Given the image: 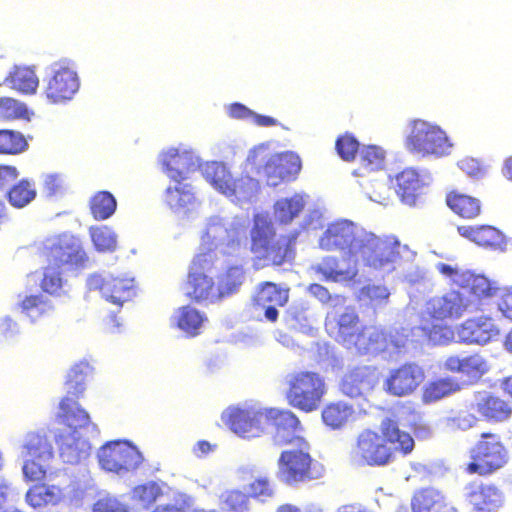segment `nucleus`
I'll return each instance as SVG.
<instances>
[{"label": "nucleus", "instance_id": "obj_24", "mask_svg": "<svg viewBox=\"0 0 512 512\" xmlns=\"http://www.w3.org/2000/svg\"><path fill=\"white\" fill-rule=\"evenodd\" d=\"M361 234L358 235L352 222L347 220L330 224L321 238V246L327 250H347L351 257L357 256Z\"/></svg>", "mask_w": 512, "mask_h": 512}, {"label": "nucleus", "instance_id": "obj_46", "mask_svg": "<svg viewBox=\"0 0 512 512\" xmlns=\"http://www.w3.org/2000/svg\"><path fill=\"white\" fill-rule=\"evenodd\" d=\"M30 111L28 110L25 103L12 98V97H1L0 98V118L4 120H29Z\"/></svg>", "mask_w": 512, "mask_h": 512}, {"label": "nucleus", "instance_id": "obj_52", "mask_svg": "<svg viewBox=\"0 0 512 512\" xmlns=\"http://www.w3.org/2000/svg\"><path fill=\"white\" fill-rule=\"evenodd\" d=\"M19 307L22 313L33 320L50 309L48 302L40 294L25 296L19 303Z\"/></svg>", "mask_w": 512, "mask_h": 512}, {"label": "nucleus", "instance_id": "obj_54", "mask_svg": "<svg viewBox=\"0 0 512 512\" xmlns=\"http://www.w3.org/2000/svg\"><path fill=\"white\" fill-rule=\"evenodd\" d=\"M398 192L402 197L413 196L419 188V178L415 171L407 169L399 173L396 177Z\"/></svg>", "mask_w": 512, "mask_h": 512}, {"label": "nucleus", "instance_id": "obj_23", "mask_svg": "<svg viewBox=\"0 0 512 512\" xmlns=\"http://www.w3.org/2000/svg\"><path fill=\"white\" fill-rule=\"evenodd\" d=\"M465 500L471 512H497L504 494L495 484L473 481L466 486Z\"/></svg>", "mask_w": 512, "mask_h": 512}, {"label": "nucleus", "instance_id": "obj_22", "mask_svg": "<svg viewBox=\"0 0 512 512\" xmlns=\"http://www.w3.org/2000/svg\"><path fill=\"white\" fill-rule=\"evenodd\" d=\"M265 418L275 429L273 441L275 445L286 446L297 443V439H305L296 435L302 430L299 417L289 409L270 408L265 411Z\"/></svg>", "mask_w": 512, "mask_h": 512}, {"label": "nucleus", "instance_id": "obj_19", "mask_svg": "<svg viewBox=\"0 0 512 512\" xmlns=\"http://www.w3.org/2000/svg\"><path fill=\"white\" fill-rule=\"evenodd\" d=\"M203 175L215 189L229 197L248 198L254 188L252 178L245 176L233 179L228 168L220 162L207 163Z\"/></svg>", "mask_w": 512, "mask_h": 512}, {"label": "nucleus", "instance_id": "obj_21", "mask_svg": "<svg viewBox=\"0 0 512 512\" xmlns=\"http://www.w3.org/2000/svg\"><path fill=\"white\" fill-rule=\"evenodd\" d=\"M458 342L465 345H484L500 335V329L490 316L467 318L456 328Z\"/></svg>", "mask_w": 512, "mask_h": 512}, {"label": "nucleus", "instance_id": "obj_41", "mask_svg": "<svg viewBox=\"0 0 512 512\" xmlns=\"http://www.w3.org/2000/svg\"><path fill=\"white\" fill-rule=\"evenodd\" d=\"M359 175L378 171L384 167L385 152L376 145L364 146L359 151Z\"/></svg>", "mask_w": 512, "mask_h": 512}, {"label": "nucleus", "instance_id": "obj_61", "mask_svg": "<svg viewBox=\"0 0 512 512\" xmlns=\"http://www.w3.org/2000/svg\"><path fill=\"white\" fill-rule=\"evenodd\" d=\"M307 291L323 304L329 303L332 299L329 290L325 286L318 283L310 284L307 288Z\"/></svg>", "mask_w": 512, "mask_h": 512}, {"label": "nucleus", "instance_id": "obj_3", "mask_svg": "<svg viewBox=\"0 0 512 512\" xmlns=\"http://www.w3.org/2000/svg\"><path fill=\"white\" fill-rule=\"evenodd\" d=\"M414 445L413 437L401 430L395 419L386 417L381 421L380 433L364 429L357 435L351 458L361 465L381 467L391 463L396 453L410 454Z\"/></svg>", "mask_w": 512, "mask_h": 512}, {"label": "nucleus", "instance_id": "obj_53", "mask_svg": "<svg viewBox=\"0 0 512 512\" xmlns=\"http://www.w3.org/2000/svg\"><path fill=\"white\" fill-rule=\"evenodd\" d=\"M335 149L344 161H353L359 151V142L351 133L340 135L335 142Z\"/></svg>", "mask_w": 512, "mask_h": 512}, {"label": "nucleus", "instance_id": "obj_34", "mask_svg": "<svg viewBox=\"0 0 512 512\" xmlns=\"http://www.w3.org/2000/svg\"><path fill=\"white\" fill-rule=\"evenodd\" d=\"M10 87L22 94H35L39 86V79L34 69L26 66H15L5 78Z\"/></svg>", "mask_w": 512, "mask_h": 512}, {"label": "nucleus", "instance_id": "obj_48", "mask_svg": "<svg viewBox=\"0 0 512 512\" xmlns=\"http://www.w3.org/2000/svg\"><path fill=\"white\" fill-rule=\"evenodd\" d=\"M161 487L153 481L137 485L132 490V498L143 507L148 508L162 496Z\"/></svg>", "mask_w": 512, "mask_h": 512}, {"label": "nucleus", "instance_id": "obj_25", "mask_svg": "<svg viewBox=\"0 0 512 512\" xmlns=\"http://www.w3.org/2000/svg\"><path fill=\"white\" fill-rule=\"evenodd\" d=\"M79 89V78L74 69L68 64L60 65L45 88L46 97L52 103H61L72 99Z\"/></svg>", "mask_w": 512, "mask_h": 512}, {"label": "nucleus", "instance_id": "obj_31", "mask_svg": "<svg viewBox=\"0 0 512 512\" xmlns=\"http://www.w3.org/2000/svg\"><path fill=\"white\" fill-rule=\"evenodd\" d=\"M445 202L456 215L466 220L476 219L482 212L479 199L457 190L449 191L446 194Z\"/></svg>", "mask_w": 512, "mask_h": 512}, {"label": "nucleus", "instance_id": "obj_26", "mask_svg": "<svg viewBox=\"0 0 512 512\" xmlns=\"http://www.w3.org/2000/svg\"><path fill=\"white\" fill-rule=\"evenodd\" d=\"M457 232L461 237L485 249L505 251L508 245L505 234L492 225H459Z\"/></svg>", "mask_w": 512, "mask_h": 512}, {"label": "nucleus", "instance_id": "obj_30", "mask_svg": "<svg viewBox=\"0 0 512 512\" xmlns=\"http://www.w3.org/2000/svg\"><path fill=\"white\" fill-rule=\"evenodd\" d=\"M261 414L249 409L229 408L222 414L223 422L236 434L245 436L260 428Z\"/></svg>", "mask_w": 512, "mask_h": 512}, {"label": "nucleus", "instance_id": "obj_56", "mask_svg": "<svg viewBox=\"0 0 512 512\" xmlns=\"http://www.w3.org/2000/svg\"><path fill=\"white\" fill-rule=\"evenodd\" d=\"M93 512H129V509L114 498L104 497L96 501Z\"/></svg>", "mask_w": 512, "mask_h": 512}, {"label": "nucleus", "instance_id": "obj_6", "mask_svg": "<svg viewBox=\"0 0 512 512\" xmlns=\"http://www.w3.org/2000/svg\"><path fill=\"white\" fill-rule=\"evenodd\" d=\"M246 162L258 175L263 176L269 186L293 181L302 168L300 157L294 152L274 153L267 143L253 147Z\"/></svg>", "mask_w": 512, "mask_h": 512}, {"label": "nucleus", "instance_id": "obj_9", "mask_svg": "<svg viewBox=\"0 0 512 512\" xmlns=\"http://www.w3.org/2000/svg\"><path fill=\"white\" fill-rule=\"evenodd\" d=\"M469 461L464 466L468 475L488 477L503 469L509 461L508 449L499 433L481 432L468 449Z\"/></svg>", "mask_w": 512, "mask_h": 512}, {"label": "nucleus", "instance_id": "obj_44", "mask_svg": "<svg viewBox=\"0 0 512 512\" xmlns=\"http://www.w3.org/2000/svg\"><path fill=\"white\" fill-rule=\"evenodd\" d=\"M116 200L107 191L96 193L90 201V211L94 219L105 220L112 216L116 210Z\"/></svg>", "mask_w": 512, "mask_h": 512}, {"label": "nucleus", "instance_id": "obj_14", "mask_svg": "<svg viewBox=\"0 0 512 512\" xmlns=\"http://www.w3.org/2000/svg\"><path fill=\"white\" fill-rule=\"evenodd\" d=\"M98 462L101 468L108 472L125 474L136 470L142 464L143 456L129 442L114 440L99 449Z\"/></svg>", "mask_w": 512, "mask_h": 512}, {"label": "nucleus", "instance_id": "obj_39", "mask_svg": "<svg viewBox=\"0 0 512 512\" xmlns=\"http://www.w3.org/2000/svg\"><path fill=\"white\" fill-rule=\"evenodd\" d=\"M37 196L35 183L26 178L12 184L6 191L9 204L17 209L29 205Z\"/></svg>", "mask_w": 512, "mask_h": 512}, {"label": "nucleus", "instance_id": "obj_51", "mask_svg": "<svg viewBox=\"0 0 512 512\" xmlns=\"http://www.w3.org/2000/svg\"><path fill=\"white\" fill-rule=\"evenodd\" d=\"M365 382V373L360 369H354L344 375L340 383V388L344 394L350 397H357L361 395Z\"/></svg>", "mask_w": 512, "mask_h": 512}, {"label": "nucleus", "instance_id": "obj_62", "mask_svg": "<svg viewBox=\"0 0 512 512\" xmlns=\"http://www.w3.org/2000/svg\"><path fill=\"white\" fill-rule=\"evenodd\" d=\"M228 114L234 119H251L254 112L241 103H233L228 108Z\"/></svg>", "mask_w": 512, "mask_h": 512}, {"label": "nucleus", "instance_id": "obj_27", "mask_svg": "<svg viewBox=\"0 0 512 512\" xmlns=\"http://www.w3.org/2000/svg\"><path fill=\"white\" fill-rule=\"evenodd\" d=\"M289 299V289L281 288L274 282L266 281L259 285L254 296L255 305L264 310L267 320L276 322L278 319V307H283Z\"/></svg>", "mask_w": 512, "mask_h": 512}, {"label": "nucleus", "instance_id": "obj_60", "mask_svg": "<svg viewBox=\"0 0 512 512\" xmlns=\"http://www.w3.org/2000/svg\"><path fill=\"white\" fill-rule=\"evenodd\" d=\"M497 307L503 317L512 321V288L502 291L497 301Z\"/></svg>", "mask_w": 512, "mask_h": 512}, {"label": "nucleus", "instance_id": "obj_5", "mask_svg": "<svg viewBox=\"0 0 512 512\" xmlns=\"http://www.w3.org/2000/svg\"><path fill=\"white\" fill-rule=\"evenodd\" d=\"M468 307L469 301L459 291L435 295L425 303L421 329L432 342L449 344L454 341L455 330L444 322L461 318Z\"/></svg>", "mask_w": 512, "mask_h": 512}, {"label": "nucleus", "instance_id": "obj_43", "mask_svg": "<svg viewBox=\"0 0 512 512\" xmlns=\"http://www.w3.org/2000/svg\"><path fill=\"white\" fill-rule=\"evenodd\" d=\"M28 148V142L21 132L1 129L0 130V154L17 155Z\"/></svg>", "mask_w": 512, "mask_h": 512}, {"label": "nucleus", "instance_id": "obj_1", "mask_svg": "<svg viewBox=\"0 0 512 512\" xmlns=\"http://www.w3.org/2000/svg\"><path fill=\"white\" fill-rule=\"evenodd\" d=\"M225 234L224 255L241 261L252 255L254 266H281L294 256V238L280 236L267 213H256L252 226L247 229L243 221L224 223L212 220L208 223L203 240L213 243Z\"/></svg>", "mask_w": 512, "mask_h": 512}, {"label": "nucleus", "instance_id": "obj_57", "mask_svg": "<svg viewBox=\"0 0 512 512\" xmlns=\"http://www.w3.org/2000/svg\"><path fill=\"white\" fill-rule=\"evenodd\" d=\"M249 487L250 495L253 498H257L262 501L271 497L273 494L269 481L264 478H258L254 480Z\"/></svg>", "mask_w": 512, "mask_h": 512}, {"label": "nucleus", "instance_id": "obj_10", "mask_svg": "<svg viewBox=\"0 0 512 512\" xmlns=\"http://www.w3.org/2000/svg\"><path fill=\"white\" fill-rule=\"evenodd\" d=\"M218 261L215 249L207 248L194 255L186 278V296L193 302L217 303L216 281L212 273Z\"/></svg>", "mask_w": 512, "mask_h": 512}, {"label": "nucleus", "instance_id": "obj_28", "mask_svg": "<svg viewBox=\"0 0 512 512\" xmlns=\"http://www.w3.org/2000/svg\"><path fill=\"white\" fill-rule=\"evenodd\" d=\"M475 410L490 423L507 421L512 415V406L502 396L493 392H478Z\"/></svg>", "mask_w": 512, "mask_h": 512}, {"label": "nucleus", "instance_id": "obj_4", "mask_svg": "<svg viewBox=\"0 0 512 512\" xmlns=\"http://www.w3.org/2000/svg\"><path fill=\"white\" fill-rule=\"evenodd\" d=\"M325 327L337 342L359 354L379 353L387 343L386 334L377 327L363 325L353 307L327 317Z\"/></svg>", "mask_w": 512, "mask_h": 512}, {"label": "nucleus", "instance_id": "obj_2", "mask_svg": "<svg viewBox=\"0 0 512 512\" xmlns=\"http://www.w3.org/2000/svg\"><path fill=\"white\" fill-rule=\"evenodd\" d=\"M89 370L87 362H80L71 367L65 382L66 395L59 403L61 417L68 429L56 436V444L60 457L68 464H77L89 455L90 446L78 434V430L87 427L91 420L88 412L77 402L85 391Z\"/></svg>", "mask_w": 512, "mask_h": 512}, {"label": "nucleus", "instance_id": "obj_33", "mask_svg": "<svg viewBox=\"0 0 512 512\" xmlns=\"http://www.w3.org/2000/svg\"><path fill=\"white\" fill-rule=\"evenodd\" d=\"M459 289L469 295L474 300L491 298L496 295L498 287L483 275L474 274L467 271L463 280H461Z\"/></svg>", "mask_w": 512, "mask_h": 512}, {"label": "nucleus", "instance_id": "obj_55", "mask_svg": "<svg viewBox=\"0 0 512 512\" xmlns=\"http://www.w3.org/2000/svg\"><path fill=\"white\" fill-rule=\"evenodd\" d=\"M478 422L479 418L469 411H460L457 415L448 418L450 426L463 431L476 427Z\"/></svg>", "mask_w": 512, "mask_h": 512}, {"label": "nucleus", "instance_id": "obj_17", "mask_svg": "<svg viewBox=\"0 0 512 512\" xmlns=\"http://www.w3.org/2000/svg\"><path fill=\"white\" fill-rule=\"evenodd\" d=\"M90 290L98 291L102 297L119 307L136 295L134 278L124 274H94L88 279Z\"/></svg>", "mask_w": 512, "mask_h": 512}, {"label": "nucleus", "instance_id": "obj_15", "mask_svg": "<svg viewBox=\"0 0 512 512\" xmlns=\"http://www.w3.org/2000/svg\"><path fill=\"white\" fill-rule=\"evenodd\" d=\"M46 264L58 268H74L84 266L87 255L78 238L62 234L48 240L42 250Z\"/></svg>", "mask_w": 512, "mask_h": 512}, {"label": "nucleus", "instance_id": "obj_18", "mask_svg": "<svg viewBox=\"0 0 512 512\" xmlns=\"http://www.w3.org/2000/svg\"><path fill=\"white\" fill-rule=\"evenodd\" d=\"M443 370L459 375L463 386L478 384L489 372L490 363L488 359L478 352L467 355L452 354L445 358L442 364Z\"/></svg>", "mask_w": 512, "mask_h": 512}, {"label": "nucleus", "instance_id": "obj_20", "mask_svg": "<svg viewBox=\"0 0 512 512\" xmlns=\"http://www.w3.org/2000/svg\"><path fill=\"white\" fill-rule=\"evenodd\" d=\"M423 369L415 363H404L392 369L384 381L385 391L396 397L414 393L424 381Z\"/></svg>", "mask_w": 512, "mask_h": 512}, {"label": "nucleus", "instance_id": "obj_16", "mask_svg": "<svg viewBox=\"0 0 512 512\" xmlns=\"http://www.w3.org/2000/svg\"><path fill=\"white\" fill-rule=\"evenodd\" d=\"M23 474L28 482H43L46 478L45 464L53 457V450L47 438L38 433L28 435L24 445Z\"/></svg>", "mask_w": 512, "mask_h": 512}, {"label": "nucleus", "instance_id": "obj_36", "mask_svg": "<svg viewBox=\"0 0 512 512\" xmlns=\"http://www.w3.org/2000/svg\"><path fill=\"white\" fill-rule=\"evenodd\" d=\"M63 490L56 485H45L42 482L34 484L26 493L27 503L34 507H42L48 504L56 505L63 498Z\"/></svg>", "mask_w": 512, "mask_h": 512}, {"label": "nucleus", "instance_id": "obj_29", "mask_svg": "<svg viewBox=\"0 0 512 512\" xmlns=\"http://www.w3.org/2000/svg\"><path fill=\"white\" fill-rule=\"evenodd\" d=\"M412 512H458L439 490L427 487L416 491L411 499Z\"/></svg>", "mask_w": 512, "mask_h": 512}, {"label": "nucleus", "instance_id": "obj_58", "mask_svg": "<svg viewBox=\"0 0 512 512\" xmlns=\"http://www.w3.org/2000/svg\"><path fill=\"white\" fill-rule=\"evenodd\" d=\"M437 270L445 277L451 280L453 285H456L458 288L461 285V280L464 279L467 271L460 270L457 267H453L446 263L437 264Z\"/></svg>", "mask_w": 512, "mask_h": 512}, {"label": "nucleus", "instance_id": "obj_63", "mask_svg": "<svg viewBox=\"0 0 512 512\" xmlns=\"http://www.w3.org/2000/svg\"><path fill=\"white\" fill-rule=\"evenodd\" d=\"M253 122L262 127H269V126H275L277 124V120L274 119L271 116L266 115H259L254 112V115H252Z\"/></svg>", "mask_w": 512, "mask_h": 512}, {"label": "nucleus", "instance_id": "obj_32", "mask_svg": "<svg viewBox=\"0 0 512 512\" xmlns=\"http://www.w3.org/2000/svg\"><path fill=\"white\" fill-rule=\"evenodd\" d=\"M354 414L355 410L352 404L335 401L323 407L321 419L330 430H341L353 419Z\"/></svg>", "mask_w": 512, "mask_h": 512}, {"label": "nucleus", "instance_id": "obj_50", "mask_svg": "<svg viewBox=\"0 0 512 512\" xmlns=\"http://www.w3.org/2000/svg\"><path fill=\"white\" fill-rule=\"evenodd\" d=\"M389 295L390 293L385 286L368 284L360 289L358 300L364 301L372 307H377L385 304Z\"/></svg>", "mask_w": 512, "mask_h": 512}, {"label": "nucleus", "instance_id": "obj_47", "mask_svg": "<svg viewBox=\"0 0 512 512\" xmlns=\"http://www.w3.org/2000/svg\"><path fill=\"white\" fill-rule=\"evenodd\" d=\"M220 507L224 512H246L249 496L237 489L226 490L220 497Z\"/></svg>", "mask_w": 512, "mask_h": 512}, {"label": "nucleus", "instance_id": "obj_42", "mask_svg": "<svg viewBox=\"0 0 512 512\" xmlns=\"http://www.w3.org/2000/svg\"><path fill=\"white\" fill-rule=\"evenodd\" d=\"M206 320L207 318L204 314L196 308L187 305L179 308L177 327L188 336L194 337L200 334V329Z\"/></svg>", "mask_w": 512, "mask_h": 512}, {"label": "nucleus", "instance_id": "obj_8", "mask_svg": "<svg viewBox=\"0 0 512 512\" xmlns=\"http://www.w3.org/2000/svg\"><path fill=\"white\" fill-rule=\"evenodd\" d=\"M284 386L287 404L303 413L318 410L327 392L324 378L313 370H295L288 373L284 378Z\"/></svg>", "mask_w": 512, "mask_h": 512}, {"label": "nucleus", "instance_id": "obj_40", "mask_svg": "<svg viewBox=\"0 0 512 512\" xmlns=\"http://www.w3.org/2000/svg\"><path fill=\"white\" fill-rule=\"evenodd\" d=\"M316 272L328 282H350L357 276V269H340L338 261L334 257H325L316 267Z\"/></svg>", "mask_w": 512, "mask_h": 512}, {"label": "nucleus", "instance_id": "obj_35", "mask_svg": "<svg viewBox=\"0 0 512 512\" xmlns=\"http://www.w3.org/2000/svg\"><path fill=\"white\" fill-rule=\"evenodd\" d=\"M245 271L240 265H230L216 282L219 302L237 293L244 283Z\"/></svg>", "mask_w": 512, "mask_h": 512}, {"label": "nucleus", "instance_id": "obj_11", "mask_svg": "<svg viewBox=\"0 0 512 512\" xmlns=\"http://www.w3.org/2000/svg\"><path fill=\"white\" fill-rule=\"evenodd\" d=\"M187 155L176 149H170L163 155L162 166L171 180L177 182L174 187H168L165 191L164 201L175 213H188L195 205V196L192 187L183 184L186 173L190 167L186 166Z\"/></svg>", "mask_w": 512, "mask_h": 512}, {"label": "nucleus", "instance_id": "obj_12", "mask_svg": "<svg viewBox=\"0 0 512 512\" xmlns=\"http://www.w3.org/2000/svg\"><path fill=\"white\" fill-rule=\"evenodd\" d=\"M401 243L394 235L379 237L373 233H361L355 251L356 258L374 270L391 268L400 258Z\"/></svg>", "mask_w": 512, "mask_h": 512}, {"label": "nucleus", "instance_id": "obj_7", "mask_svg": "<svg viewBox=\"0 0 512 512\" xmlns=\"http://www.w3.org/2000/svg\"><path fill=\"white\" fill-rule=\"evenodd\" d=\"M291 446L279 455L277 479L292 487L320 479L323 467L312 457L309 442L306 439H297V443Z\"/></svg>", "mask_w": 512, "mask_h": 512}, {"label": "nucleus", "instance_id": "obj_59", "mask_svg": "<svg viewBox=\"0 0 512 512\" xmlns=\"http://www.w3.org/2000/svg\"><path fill=\"white\" fill-rule=\"evenodd\" d=\"M19 172L16 167L9 165H0V190L9 189L13 182L18 178Z\"/></svg>", "mask_w": 512, "mask_h": 512}, {"label": "nucleus", "instance_id": "obj_13", "mask_svg": "<svg viewBox=\"0 0 512 512\" xmlns=\"http://www.w3.org/2000/svg\"><path fill=\"white\" fill-rule=\"evenodd\" d=\"M406 147L410 152L421 156H444L449 154L452 144L439 126L417 119L411 123Z\"/></svg>", "mask_w": 512, "mask_h": 512}, {"label": "nucleus", "instance_id": "obj_49", "mask_svg": "<svg viewBox=\"0 0 512 512\" xmlns=\"http://www.w3.org/2000/svg\"><path fill=\"white\" fill-rule=\"evenodd\" d=\"M89 232L97 251L112 252L115 250L117 246L116 236L108 227H91Z\"/></svg>", "mask_w": 512, "mask_h": 512}, {"label": "nucleus", "instance_id": "obj_37", "mask_svg": "<svg viewBox=\"0 0 512 512\" xmlns=\"http://www.w3.org/2000/svg\"><path fill=\"white\" fill-rule=\"evenodd\" d=\"M462 384L455 378L447 376L428 382L423 388L422 399L425 403H433L444 397L459 392Z\"/></svg>", "mask_w": 512, "mask_h": 512}, {"label": "nucleus", "instance_id": "obj_38", "mask_svg": "<svg viewBox=\"0 0 512 512\" xmlns=\"http://www.w3.org/2000/svg\"><path fill=\"white\" fill-rule=\"evenodd\" d=\"M304 199L299 194L277 200L273 206L275 220L280 224L291 223L303 211Z\"/></svg>", "mask_w": 512, "mask_h": 512}, {"label": "nucleus", "instance_id": "obj_45", "mask_svg": "<svg viewBox=\"0 0 512 512\" xmlns=\"http://www.w3.org/2000/svg\"><path fill=\"white\" fill-rule=\"evenodd\" d=\"M63 284V268L46 264L43 270V277L40 281L42 291L49 295H59Z\"/></svg>", "mask_w": 512, "mask_h": 512}, {"label": "nucleus", "instance_id": "obj_64", "mask_svg": "<svg viewBox=\"0 0 512 512\" xmlns=\"http://www.w3.org/2000/svg\"><path fill=\"white\" fill-rule=\"evenodd\" d=\"M316 506H309L304 509H301L292 504H283L278 507L277 512H313Z\"/></svg>", "mask_w": 512, "mask_h": 512}]
</instances>
